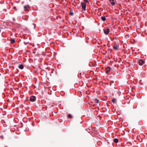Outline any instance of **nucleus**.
I'll use <instances>...</instances> for the list:
<instances>
[{
    "instance_id": "24",
    "label": "nucleus",
    "mask_w": 147,
    "mask_h": 147,
    "mask_svg": "<svg viewBox=\"0 0 147 147\" xmlns=\"http://www.w3.org/2000/svg\"><path fill=\"white\" fill-rule=\"evenodd\" d=\"M37 36H39V35H37Z\"/></svg>"
},
{
    "instance_id": "16",
    "label": "nucleus",
    "mask_w": 147,
    "mask_h": 147,
    "mask_svg": "<svg viewBox=\"0 0 147 147\" xmlns=\"http://www.w3.org/2000/svg\"><path fill=\"white\" fill-rule=\"evenodd\" d=\"M68 117H69V118H71L72 117V116H71V115H70V114H69V115H68Z\"/></svg>"
},
{
    "instance_id": "7",
    "label": "nucleus",
    "mask_w": 147,
    "mask_h": 147,
    "mask_svg": "<svg viewBox=\"0 0 147 147\" xmlns=\"http://www.w3.org/2000/svg\"><path fill=\"white\" fill-rule=\"evenodd\" d=\"M111 70V68L110 67H108L106 68V73H108Z\"/></svg>"
},
{
    "instance_id": "19",
    "label": "nucleus",
    "mask_w": 147,
    "mask_h": 147,
    "mask_svg": "<svg viewBox=\"0 0 147 147\" xmlns=\"http://www.w3.org/2000/svg\"><path fill=\"white\" fill-rule=\"evenodd\" d=\"M84 1L85 2H88V1L87 0H84Z\"/></svg>"
},
{
    "instance_id": "6",
    "label": "nucleus",
    "mask_w": 147,
    "mask_h": 147,
    "mask_svg": "<svg viewBox=\"0 0 147 147\" xmlns=\"http://www.w3.org/2000/svg\"><path fill=\"white\" fill-rule=\"evenodd\" d=\"M138 63L140 65H142L144 63V62L143 60H140L139 61Z\"/></svg>"
},
{
    "instance_id": "3",
    "label": "nucleus",
    "mask_w": 147,
    "mask_h": 147,
    "mask_svg": "<svg viewBox=\"0 0 147 147\" xmlns=\"http://www.w3.org/2000/svg\"><path fill=\"white\" fill-rule=\"evenodd\" d=\"M36 99V97L33 96H32L30 97V100L32 102H34L35 101Z\"/></svg>"
},
{
    "instance_id": "13",
    "label": "nucleus",
    "mask_w": 147,
    "mask_h": 147,
    "mask_svg": "<svg viewBox=\"0 0 147 147\" xmlns=\"http://www.w3.org/2000/svg\"><path fill=\"white\" fill-rule=\"evenodd\" d=\"M114 142L115 143H117L118 142V140L117 138H115L114 139Z\"/></svg>"
},
{
    "instance_id": "17",
    "label": "nucleus",
    "mask_w": 147,
    "mask_h": 147,
    "mask_svg": "<svg viewBox=\"0 0 147 147\" xmlns=\"http://www.w3.org/2000/svg\"><path fill=\"white\" fill-rule=\"evenodd\" d=\"M69 15H71V16H72V15H73V14H74V13H73V12H70L69 13Z\"/></svg>"
},
{
    "instance_id": "2",
    "label": "nucleus",
    "mask_w": 147,
    "mask_h": 147,
    "mask_svg": "<svg viewBox=\"0 0 147 147\" xmlns=\"http://www.w3.org/2000/svg\"><path fill=\"white\" fill-rule=\"evenodd\" d=\"M82 7L84 10L85 11L86 9V4L85 3L81 2Z\"/></svg>"
},
{
    "instance_id": "15",
    "label": "nucleus",
    "mask_w": 147,
    "mask_h": 147,
    "mask_svg": "<svg viewBox=\"0 0 147 147\" xmlns=\"http://www.w3.org/2000/svg\"><path fill=\"white\" fill-rule=\"evenodd\" d=\"M111 4L113 5H114L115 4V3L114 2V1H111Z\"/></svg>"
},
{
    "instance_id": "12",
    "label": "nucleus",
    "mask_w": 147,
    "mask_h": 147,
    "mask_svg": "<svg viewBox=\"0 0 147 147\" xmlns=\"http://www.w3.org/2000/svg\"><path fill=\"white\" fill-rule=\"evenodd\" d=\"M101 18L103 21H105L106 20V18L105 17L102 16L101 17Z\"/></svg>"
},
{
    "instance_id": "23",
    "label": "nucleus",
    "mask_w": 147,
    "mask_h": 147,
    "mask_svg": "<svg viewBox=\"0 0 147 147\" xmlns=\"http://www.w3.org/2000/svg\"><path fill=\"white\" fill-rule=\"evenodd\" d=\"M97 103H98V100H97Z\"/></svg>"
},
{
    "instance_id": "8",
    "label": "nucleus",
    "mask_w": 147,
    "mask_h": 147,
    "mask_svg": "<svg viewBox=\"0 0 147 147\" xmlns=\"http://www.w3.org/2000/svg\"><path fill=\"white\" fill-rule=\"evenodd\" d=\"M30 6L28 5H25L24 6V8L25 11H29L28 8H29Z\"/></svg>"
},
{
    "instance_id": "4",
    "label": "nucleus",
    "mask_w": 147,
    "mask_h": 147,
    "mask_svg": "<svg viewBox=\"0 0 147 147\" xmlns=\"http://www.w3.org/2000/svg\"><path fill=\"white\" fill-rule=\"evenodd\" d=\"M105 34H108L109 32V30L108 28H106L104 30Z\"/></svg>"
},
{
    "instance_id": "20",
    "label": "nucleus",
    "mask_w": 147,
    "mask_h": 147,
    "mask_svg": "<svg viewBox=\"0 0 147 147\" xmlns=\"http://www.w3.org/2000/svg\"><path fill=\"white\" fill-rule=\"evenodd\" d=\"M114 0H109V1L110 2L111 1H114Z\"/></svg>"
},
{
    "instance_id": "21",
    "label": "nucleus",
    "mask_w": 147,
    "mask_h": 147,
    "mask_svg": "<svg viewBox=\"0 0 147 147\" xmlns=\"http://www.w3.org/2000/svg\"><path fill=\"white\" fill-rule=\"evenodd\" d=\"M14 9L16 10V7H14Z\"/></svg>"
},
{
    "instance_id": "5",
    "label": "nucleus",
    "mask_w": 147,
    "mask_h": 147,
    "mask_svg": "<svg viewBox=\"0 0 147 147\" xmlns=\"http://www.w3.org/2000/svg\"><path fill=\"white\" fill-rule=\"evenodd\" d=\"M5 28V26L2 25L0 26V32L1 31H3Z\"/></svg>"
},
{
    "instance_id": "14",
    "label": "nucleus",
    "mask_w": 147,
    "mask_h": 147,
    "mask_svg": "<svg viewBox=\"0 0 147 147\" xmlns=\"http://www.w3.org/2000/svg\"><path fill=\"white\" fill-rule=\"evenodd\" d=\"M111 101L115 103L116 102V100L115 99L113 98L112 99Z\"/></svg>"
},
{
    "instance_id": "1",
    "label": "nucleus",
    "mask_w": 147,
    "mask_h": 147,
    "mask_svg": "<svg viewBox=\"0 0 147 147\" xmlns=\"http://www.w3.org/2000/svg\"><path fill=\"white\" fill-rule=\"evenodd\" d=\"M119 46L118 43V42L117 43L116 42L115 45H114L113 46V48L115 50H116L118 49V48H119Z\"/></svg>"
},
{
    "instance_id": "18",
    "label": "nucleus",
    "mask_w": 147,
    "mask_h": 147,
    "mask_svg": "<svg viewBox=\"0 0 147 147\" xmlns=\"http://www.w3.org/2000/svg\"><path fill=\"white\" fill-rule=\"evenodd\" d=\"M115 38L114 37H113L112 38H111V40H113Z\"/></svg>"
},
{
    "instance_id": "9",
    "label": "nucleus",
    "mask_w": 147,
    "mask_h": 147,
    "mask_svg": "<svg viewBox=\"0 0 147 147\" xmlns=\"http://www.w3.org/2000/svg\"><path fill=\"white\" fill-rule=\"evenodd\" d=\"M30 40V39H29L24 40L23 41V42L25 44H27L29 42V41Z\"/></svg>"
},
{
    "instance_id": "22",
    "label": "nucleus",
    "mask_w": 147,
    "mask_h": 147,
    "mask_svg": "<svg viewBox=\"0 0 147 147\" xmlns=\"http://www.w3.org/2000/svg\"><path fill=\"white\" fill-rule=\"evenodd\" d=\"M13 20H14V21H15V19H14V18H13Z\"/></svg>"
},
{
    "instance_id": "11",
    "label": "nucleus",
    "mask_w": 147,
    "mask_h": 147,
    "mask_svg": "<svg viewBox=\"0 0 147 147\" xmlns=\"http://www.w3.org/2000/svg\"><path fill=\"white\" fill-rule=\"evenodd\" d=\"M24 67V65L22 64H20L19 65L18 67L20 69H23Z\"/></svg>"
},
{
    "instance_id": "10",
    "label": "nucleus",
    "mask_w": 147,
    "mask_h": 147,
    "mask_svg": "<svg viewBox=\"0 0 147 147\" xmlns=\"http://www.w3.org/2000/svg\"><path fill=\"white\" fill-rule=\"evenodd\" d=\"M10 42L12 43H14L15 42V40L14 38H10Z\"/></svg>"
},
{
    "instance_id": "25",
    "label": "nucleus",
    "mask_w": 147,
    "mask_h": 147,
    "mask_svg": "<svg viewBox=\"0 0 147 147\" xmlns=\"http://www.w3.org/2000/svg\"><path fill=\"white\" fill-rule=\"evenodd\" d=\"M20 41H21V39H20Z\"/></svg>"
}]
</instances>
